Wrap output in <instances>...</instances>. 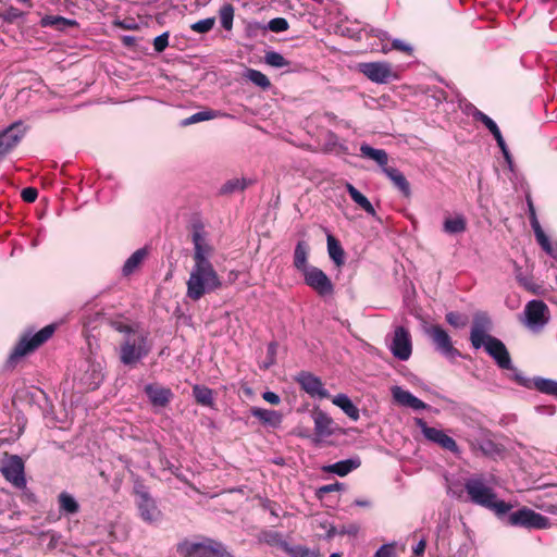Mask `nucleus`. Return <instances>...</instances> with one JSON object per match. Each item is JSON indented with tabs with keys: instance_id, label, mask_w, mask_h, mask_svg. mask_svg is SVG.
Here are the masks:
<instances>
[{
	"instance_id": "obj_1",
	"label": "nucleus",
	"mask_w": 557,
	"mask_h": 557,
	"mask_svg": "<svg viewBox=\"0 0 557 557\" xmlns=\"http://www.w3.org/2000/svg\"><path fill=\"white\" fill-rule=\"evenodd\" d=\"M190 239L194 246L193 265L186 281V297L198 301L206 295L221 290L224 287V280L211 261L215 248L201 222L193 223Z\"/></svg>"
},
{
	"instance_id": "obj_2",
	"label": "nucleus",
	"mask_w": 557,
	"mask_h": 557,
	"mask_svg": "<svg viewBox=\"0 0 557 557\" xmlns=\"http://www.w3.org/2000/svg\"><path fill=\"white\" fill-rule=\"evenodd\" d=\"M492 321L484 312H476L470 331V342L474 349L484 348L498 368L513 371L512 379L522 386H529L528 380L513 367L506 345L490 334Z\"/></svg>"
},
{
	"instance_id": "obj_3",
	"label": "nucleus",
	"mask_w": 557,
	"mask_h": 557,
	"mask_svg": "<svg viewBox=\"0 0 557 557\" xmlns=\"http://www.w3.org/2000/svg\"><path fill=\"white\" fill-rule=\"evenodd\" d=\"M110 324L114 331L123 335L119 349L122 364L133 368L150 354L152 342L149 332L140 323L117 318L111 320Z\"/></svg>"
},
{
	"instance_id": "obj_4",
	"label": "nucleus",
	"mask_w": 557,
	"mask_h": 557,
	"mask_svg": "<svg viewBox=\"0 0 557 557\" xmlns=\"http://www.w3.org/2000/svg\"><path fill=\"white\" fill-rule=\"evenodd\" d=\"M465 491L469 502L490 509L497 516H503L512 508L511 504L497 499L496 493L483 475H473L467 479Z\"/></svg>"
},
{
	"instance_id": "obj_5",
	"label": "nucleus",
	"mask_w": 557,
	"mask_h": 557,
	"mask_svg": "<svg viewBox=\"0 0 557 557\" xmlns=\"http://www.w3.org/2000/svg\"><path fill=\"white\" fill-rule=\"evenodd\" d=\"M177 553L184 557H234L222 542L210 537L200 541L185 539L177 544Z\"/></svg>"
},
{
	"instance_id": "obj_6",
	"label": "nucleus",
	"mask_w": 557,
	"mask_h": 557,
	"mask_svg": "<svg viewBox=\"0 0 557 557\" xmlns=\"http://www.w3.org/2000/svg\"><path fill=\"white\" fill-rule=\"evenodd\" d=\"M104 361L102 358L87 357L82 360L74 373V383L81 391H94L103 381Z\"/></svg>"
},
{
	"instance_id": "obj_7",
	"label": "nucleus",
	"mask_w": 557,
	"mask_h": 557,
	"mask_svg": "<svg viewBox=\"0 0 557 557\" xmlns=\"http://www.w3.org/2000/svg\"><path fill=\"white\" fill-rule=\"evenodd\" d=\"M134 495L140 519L151 525L159 524L163 519V513L148 488L141 483H136Z\"/></svg>"
},
{
	"instance_id": "obj_8",
	"label": "nucleus",
	"mask_w": 557,
	"mask_h": 557,
	"mask_svg": "<svg viewBox=\"0 0 557 557\" xmlns=\"http://www.w3.org/2000/svg\"><path fill=\"white\" fill-rule=\"evenodd\" d=\"M54 325L50 324L42 327L34 335L25 334L14 346L8 358V364L14 366L22 357L35 350L47 342L54 333Z\"/></svg>"
},
{
	"instance_id": "obj_9",
	"label": "nucleus",
	"mask_w": 557,
	"mask_h": 557,
	"mask_svg": "<svg viewBox=\"0 0 557 557\" xmlns=\"http://www.w3.org/2000/svg\"><path fill=\"white\" fill-rule=\"evenodd\" d=\"M521 322L530 331L537 333L542 331L550 320V312L547 305L537 299L530 300L523 310Z\"/></svg>"
},
{
	"instance_id": "obj_10",
	"label": "nucleus",
	"mask_w": 557,
	"mask_h": 557,
	"mask_svg": "<svg viewBox=\"0 0 557 557\" xmlns=\"http://www.w3.org/2000/svg\"><path fill=\"white\" fill-rule=\"evenodd\" d=\"M508 523L512 527L543 530L550 527V520L546 516L531 508L522 507L508 516Z\"/></svg>"
},
{
	"instance_id": "obj_11",
	"label": "nucleus",
	"mask_w": 557,
	"mask_h": 557,
	"mask_svg": "<svg viewBox=\"0 0 557 557\" xmlns=\"http://www.w3.org/2000/svg\"><path fill=\"white\" fill-rule=\"evenodd\" d=\"M426 335L431 338L435 350L449 360L460 357V352L453 345L451 337L441 325H431L425 329Z\"/></svg>"
},
{
	"instance_id": "obj_12",
	"label": "nucleus",
	"mask_w": 557,
	"mask_h": 557,
	"mask_svg": "<svg viewBox=\"0 0 557 557\" xmlns=\"http://www.w3.org/2000/svg\"><path fill=\"white\" fill-rule=\"evenodd\" d=\"M1 473L8 482L16 488L26 487L25 466L23 459L17 455L8 456L1 466Z\"/></svg>"
},
{
	"instance_id": "obj_13",
	"label": "nucleus",
	"mask_w": 557,
	"mask_h": 557,
	"mask_svg": "<svg viewBox=\"0 0 557 557\" xmlns=\"http://www.w3.org/2000/svg\"><path fill=\"white\" fill-rule=\"evenodd\" d=\"M414 423L420 429L421 433L428 441L437 444L438 446L450 453H459V447L456 441L453 437L445 434L444 431L429 426L422 418H416Z\"/></svg>"
},
{
	"instance_id": "obj_14",
	"label": "nucleus",
	"mask_w": 557,
	"mask_h": 557,
	"mask_svg": "<svg viewBox=\"0 0 557 557\" xmlns=\"http://www.w3.org/2000/svg\"><path fill=\"white\" fill-rule=\"evenodd\" d=\"M359 71L371 82L386 84L397 78L392 66L387 62H364L359 64Z\"/></svg>"
},
{
	"instance_id": "obj_15",
	"label": "nucleus",
	"mask_w": 557,
	"mask_h": 557,
	"mask_svg": "<svg viewBox=\"0 0 557 557\" xmlns=\"http://www.w3.org/2000/svg\"><path fill=\"white\" fill-rule=\"evenodd\" d=\"M305 283L320 296H330L334 293V285L329 276L319 268L310 267L302 273Z\"/></svg>"
},
{
	"instance_id": "obj_16",
	"label": "nucleus",
	"mask_w": 557,
	"mask_h": 557,
	"mask_svg": "<svg viewBox=\"0 0 557 557\" xmlns=\"http://www.w3.org/2000/svg\"><path fill=\"white\" fill-rule=\"evenodd\" d=\"M389 349L394 357L401 361L410 358L412 352L411 336L407 329L397 326L394 331L393 339L389 344Z\"/></svg>"
},
{
	"instance_id": "obj_17",
	"label": "nucleus",
	"mask_w": 557,
	"mask_h": 557,
	"mask_svg": "<svg viewBox=\"0 0 557 557\" xmlns=\"http://www.w3.org/2000/svg\"><path fill=\"white\" fill-rule=\"evenodd\" d=\"M527 205L530 224L534 232L536 242L547 255H549L550 257H556L554 245L550 243L548 236L545 234L539 222L535 208L530 196H527Z\"/></svg>"
},
{
	"instance_id": "obj_18",
	"label": "nucleus",
	"mask_w": 557,
	"mask_h": 557,
	"mask_svg": "<svg viewBox=\"0 0 557 557\" xmlns=\"http://www.w3.org/2000/svg\"><path fill=\"white\" fill-rule=\"evenodd\" d=\"M24 137L21 123H13L0 132V160L10 153Z\"/></svg>"
},
{
	"instance_id": "obj_19",
	"label": "nucleus",
	"mask_w": 557,
	"mask_h": 557,
	"mask_svg": "<svg viewBox=\"0 0 557 557\" xmlns=\"http://www.w3.org/2000/svg\"><path fill=\"white\" fill-rule=\"evenodd\" d=\"M298 383L300 384L301 388L311 397H317L320 399L330 397V393L324 387L322 381L311 373H300L298 376Z\"/></svg>"
},
{
	"instance_id": "obj_20",
	"label": "nucleus",
	"mask_w": 557,
	"mask_h": 557,
	"mask_svg": "<svg viewBox=\"0 0 557 557\" xmlns=\"http://www.w3.org/2000/svg\"><path fill=\"white\" fill-rule=\"evenodd\" d=\"M314 423V435L319 438H325L335 433L336 424L334 420L324 411L317 410L312 413Z\"/></svg>"
},
{
	"instance_id": "obj_21",
	"label": "nucleus",
	"mask_w": 557,
	"mask_h": 557,
	"mask_svg": "<svg viewBox=\"0 0 557 557\" xmlns=\"http://www.w3.org/2000/svg\"><path fill=\"white\" fill-rule=\"evenodd\" d=\"M391 392L393 399L401 406L412 408L413 410H423L428 407L424 401L400 386H393Z\"/></svg>"
},
{
	"instance_id": "obj_22",
	"label": "nucleus",
	"mask_w": 557,
	"mask_h": 557,
	"mask_svg": "<svg viewBox=\"0 0 557 557\" xmlns=\"http://www.w3.org/2000/svg\"><path fill=\"white\" fill-rule=\"evenodd\" d=\"M149 255V249L143 247L134 251L124 262L121 269L123 277H129L137 272Z\"/></svg>"
},
{
	"instance_id": "obj_23",
	"label": "nucleus",
	"mask_w": 557,
	"mask_h": 557,
	"mask_svg": "<svg viewBox=\"0 0 557 557\" xmlns=\"http://www.w3.org/2000/svg\"><path fill=\"white\" fill-rule=\"evenodd\" d=\"M250 413L257 418L263 425L277 429L283 422V414L276 410L251 407Z\"/></svg>"
},
{
	"instance_id": "obj_24",
	"label": "nucleus",
	"mask_w": 557,
	"mask_h": 557,
	"mask_svg": "<svg viewBox=\"0 0 557 557\" xmlns=\"http://www.w3.org/2000/svg\"><path fill=\"white\" fill-rule=\"evenodd\" d=\"M371 34L373 37L377 38L381 44H382V47H381V51L383 53H386L388 51H391L392 49H395V50H399V51H404L408 54H411L412 53V47L406 42H404L403 40L400 39H394L392 41V45L391 47L387 45V41L389 40V37H388V34L382 29H374V28H371Z\"/></svg>"
},
{
	"instance_id": "obj_25",
	"label": "nucleus",
	"mask_w": 557,
	"mask_h": 557,
	"mask_svg": "<svg viewBox=\"0 0 557 557\" xmlns=\"http://www.w3.org/2000/svg\"><path fill=\"white\" fill-rule=\"evenodd\" d=\"M361 465V460L359 457H352L349 459L341 460L332 465H327L322 468L324 472H330L337 474L339 476H345L351 471L358 469Z\"/></svg>"
},
{
	"instance_id": "obj_26",
	"label": "nucleus",
	"mask_w": 557,
	"mask_h": 557,
	"mask_svg": "<svg viewBox=\"0 0 557 557\" xmlns=\"http://www.w3.org/2000/svg\"><path fill=\"white\" fill-rule=\"evenodd\" d=\"M145 393L148 396L152 405L163 407L165 406L172 396L170 388L162 387L154 384H148L145 386Z\"/></svg>"
},
{
	"instance_id": "obj_27",
	"label": "nucleus",
	"mask_w": 557,
	"mask_h": 557,
	"mask_svg": "<svg viewBox=\"0 0 557 557\" xmlns=\"http://www.w3.org/2000/svg\"><path fill=\"white\" fill-rule=\"evenodd\" d=\"M383 172L405 197L411 195L410 184L399 170L395 168H383Z\"/></svg>"
},
{
	"instance_id": "obj_28",
	"label": "nucleus",
	"mask_w": 557,
	"mask_h": 557,
	"mask_svg": "<svg viewBox=\"0 0 557 557\" xmlns=\"http://www.w3.org/2000/svg\"><path fill=\"white\" fill-rule=\"evenodd\" d=\"M332 403L339 407L347 417L357 421L360 417L358 407L351 401L346 394H337L332 398Z\"/></svg>"
},
{
	"instance_id": "obj_29",
	"label": "nucleus",
	"mask_w": 557,
	"mask_h": 557,
	"mask_svg": "<svg viewBox=\"0 0 557 557\" xmlns=\"http://www.w3.org/2000/svg\"><path fill=\"white\" fill-rule=\"evenodd\" d=\"M347 193L349 194L350 198L361 208L363 209L368 214L375 218L376 211L372 203L369 201V199L360 193L352 184L347 183L346 184Z\"/></svg>"
},
{
	"instance_id": "obj_30",
	"label": "nucleus",
	"mask_w": 557,
	"mask_h": 557,
	"mask_svg": "<svg viewBox=\"0 0 557 557\" xmlns=\"http://www.w3.org/2000/svg\"><path fill=\"white\" fill-rule=\"evenodd\" d=\"M360 153L361 157L375 161L380 166L387 168L388 157L385 150L375 149L368 144H361Z\"/></svg>"
},
{
	"instance_id": "obj_31",
	"label": "nucleus",
	"mask_w": 557,
	"mask_h": 557,
	"mask_svg": "<svg viewBox=\"0 0 557 557\" xmlns=\"http://www.w3.org/2000/svg\"><path fill=\"white\" fill-rule=\"evenodd\" d=\"M222 116H230V115L226 113H223L221 111L203 110V111L196 112V113L191 114L190 116L184 119L181 122V125L188 126V125H191L195 123L209 121V120H213V119L222 117Z\"/></svg>"
},
{
	"instance_id": "obj_32",
	"label": "nucleus",
	"mask_w": 557,
	"mask_h": 557,
	"mask_svg": "<svg viewBox=\"0 0 557 557\" xmlns=\"http://www.w3.org/2000/svg\"><path fill=\"white\" fill-rule=\"evenodd\" d=\"M327 252L331 260L337 265L341 267L345 262V252L339 242L331 234L327 235Z\"/></svg>"
},
{
	"instance_id": "obj_33",
	"label": "nucleus",
	"mask_w": 557,
	"mask_h": 557,
	"mask_svg": "<svg viewBox=\"0 0 557 557\" xmlns=\"http://www.w3.org/2000/svg\"><path fill=\"white\" fill-rule=\"evenodd\" d=\"M471 114L474 120L480 121L482 124H484V126L492 133L496 141L504 138L497 124L487 114H485L484 112L480 111L476 108H473Z\"/></svg>"
},
{
	"instance_id": "obj_34",
	"label": "nucleus",
	"mask_w": 557,
	"mask_h": 557,
	"mask_svg": "<svg viewBox=\"0 0 557 557\" xmlns=\"http://www.w3.org/2000/svg\"><path fill=\"white\" fill-rule=\"evenodd\" d=\"M308 260V246L305 242H298L294 251V265L295 268L304 273L306 269H310L311 265L307 264Z\"/></svg>"
},
{
	"instance_id": "obj_35",
	"label": "nucleus",
	"mask_w": 557,
	"mask_h": 557,
	"mask_svg": "<svg viewBox=\"0 0 557 557\" xmlns=\"http://www.w3.org/2000/svg\"><path fill=\"white\" fill-rule=\"evenodd\" d=\"M59 508L60 511L66 515H74L78 512L79 505L77 500L69 493L62 492L59 497Z\"/></svg>"
},
{
	"instance_id": "obj_36",
	"label": "nucleus",
	"mask_w": 557,
	"mask_h": 557,
	"mask_svg": "<svg viewBox=\"0 0 557 557\" xmlns=\"http://www.w3.org/2000/svg\"><path fill=\"white\" fill-rule=\"evenodd\" d=\"M466 219L462 215H456L445 219L443 230L447 234H459L466 231Z\"/></svg>"
},
{
	"instance_id": "obj_37",
	"label": "nucleus",
	"mask_w": 557,
	"mask_h": 557,
	"mask_svg": "<svg viewBox=\"0 0 557 557\" xmlns=\"http://www.w3.org/2000/svg\"><path fill=\"white\" fill-rule=\"evenodd\" d=\"M251 184L250 180L246 178H232L225 182L221 189L220 194L222 195H231L237 191H243L247 186Z\"/></svg>"
},
{
	"instance_id": "obj_38",
	"label": "nucleus",
	"mask_w": 557,
	"mask_h": 557,
	"mask_svg": "<svg viewBox=\"0 0 557 557\" xmlns=\"http://www.w3.org/2000/svg\"><path fill=\"white\" fill-rule=\"evenodd\" d=\"M533 386L543 394L557 397V381L536 376L533 379Z\"/></svg>"
},
{
	"instance_id": "obj_39",
	"label": "nucleus",
	"mask_w": 557,
	"mask_h": 557,
	"mask_svg": "<svg viewBox=\"0 0 557 557\" xmlns=\"http://www.w3.org/2000/svg\"><path fill=\"white\" fill-rule=\"evenodd\" d=\"M193 394L198 404L207 407H211L213 405V396L210 388L196 385L193 388Z\"/></svg>"
},
{
	"instance_id": "obj_40",
	"label": "nucleus",
	"mask_w": 557,
	"mask_h": 557,
	"mask_svg": "<svg viewBox=\"0 0 557 557\" xmlns=\"http://www.w3.org/2000/svg\"><path fill=\"white\" fill-rule=\"evenodd\" d=\"M261 540L271 545V546H277L280 547L281 549H283L284 552L286 550V548L288 547L289 543H287L282 534L280 532H276V531H264L261 535Z\"/></svg>"
},
{
	"instance_id": "obj_41",
	"label": "nucleus",
	"mask_w": 557,
	"mask_h": 557,
	"mask_svg": "<svg viewBox=\"0 0 557 557\" xmlns=\"http://www.w3.org/2000/svg\"><path fill=\"white\" fill-rule=\"evenodd\" d=\"M245 77L256 86L261 87L262 89H267L271 85L268 76L258 70L248 69L245 73Z\"/></svg>"
},
{
	"instance_id": "obj_42",
	"label": "nucleus",
	"mask_w": 557,
	"mask_h": 557,
	"mask_svg": "<svg viewBox=\"0 0 557 557\" xmlns=\"http://www.w3.org/2000/svg\"><path fill=\"white\" fill-rule=\"evenodd\" d=\"M219 17H220L222 27L226 30H231L233 27V20H234L233 5L230 3L223 4L219 11Z\"/></svg>"
},
{
	"instance_id": "obj_43",
	"label": "nucleus",
	"mask_w": 557,
	"mask_h": 557,
	"mask_svg": "<svg viewBox=\"0 0 557 557\" xmlns=\"http://www.w3.org/2000/svg\"><path fill=\"white\" fill-rule=\"evenodd\" d=\"M289 557H319V552L302 545H288L285 550Z\"/></svg>"
},
{
	"instance_id": "obj_44",
	"label": "nucleus",
	"mask_w": 557,
	"mask_h": 557,
	"mask_svg": "<svg viewBox=\"0 0 557 557\" xmlns=\"http://www.w3.org/2000/svg\"><path fill=\"white\" fill-rule=\"evenodd\" d=\"M72 22L70 20H66L65 17L58 16V15H46L41 18V26L48 27L52 26L58 29H62L64 26L71 24Z\"/></svg>"
},
{
	"instance_id": "obj_45",
	"label": "nucleus",
	"mask_w": 557,
	"mask_h": 557,
	"mask_svg": "<svg viewBox=\"0 0 557 557\" xmlns=\"http://www.w3.org/2000/svg\"><path fill=\"white\" fill-rule=\"evenodd\" d=\"M445 319L455 329H462L468 324V317L456 311L447 312Z\"/></svg>"
},
{
	"instance_id": "obj_46",
	"label": "nucleus",
	"mask_w": 557,
	"mask_h": 557,
	"mask_svg": "<svg viewBox=\"0 0 557 557\" xmlns=\"http://www.w3.org/2000/svg\"><path fill=\"white\" fill-rule=\"evenodd\" d=\"M264 61L268 65L281 69L288 65V61L285 60V58L276 52V51H269L264 55Z\"/></svg>"
},
{
	"instance_id": "obj_47",
	"label": "nucleus",
	"mask_w": 557,
	"mask_h": 557,
	"mask_svg": "<svg viewBox=\"0 0 557 557\" xmlns=\"http://www.w3.org/2000/svg\"><path fill=\"white\" fill-rule=\"evenodd\" d=\"M215 24L214 17H207L191 24L190 29L198 34H206L210 32Z\"/></svg>"
},
{
	"instance_id": "obj_48",
	"label": "nucleus",
	"mask_w": 557,
	"mask_h": 557,
	"mask_svg": "<svg viewBox=\"0 0 557 557\" xmlns=\"http://www.w3.org/2000/svg\"><path fill=\"white\" fill-rule=\"evenodd\" d=\"M268 28L274 33L285 32L288 29V22L283 17H275L269 22Z\"/></svg>"
},
{
	"instance_id": "obj_49",
	"label": "nucleus",
	"mask_w": 557,
	"mask_h": 557,
	"mask_svg": "<svg viewBox=\"0 0 557 557\" xmlns=\"http://www.w3.org/2000/svg\"><path fill=\"white\" fill-rule=\"evenodd\" d=\"M276 352H277V344L275 342H271L268 345L267 360L263 362L262 368L269 369L271 366H273L275 363Z\"/></svg>"
},
{
	"instance_id": "obj_50",
	"label": "nucleus",
	"mask_w": 557,
	"mask_h": 557,
	"mask_svg": "<svg viewBox=\"0 0 557 557\" xmlns=\"http://www.w3.org/2000/svg\"><path fill=\"white\" fill-rule=\"evenodd\" d=\"M169 32H164L161 35L157 36L153 40V49L157 52H162L169 46Z\"/></svg>"
},
{
	"instance_id": "obj_51",
	"label": "nucleus",
	"mask_w": 557,
	"mask_h": 557,
	"mask_svg": "<svg viewBox=\"0 0 557 557\" xmlns=\"http://www.w3.org/2000/svg\"><path fill=\"white\" fill-rule=\"evenodd\" d=\"M395 555V544L387 543L381 545L375 552L373 557H394Z\"/></svg>"
},
{
	"instance_id": "obj_52",
	"label": "nucleus",
	"mask_w": 557,
	"mask_h": 557,
	"mask_svg": "<svg viewBox=\"0 0 557 557\" xmlns=\"http://www.w3.org/2000/svg\"><path fill=\"white\" fill-rule=\"evenodd\" d=\"M22 16V12L13 7H10L4 12L0 13V17L5 22H13Z\"/></svg>"
},
{
	"instance_id": "obj_53",
	"label": "nucleus",
	"mask_w": 557,
	"mask_h": 557,
	"mask_svg": "<svg viewBox=\"0 0 557 557\" xmlns=\"http://www.w3.org/2000/svg\"><path fill=\"white\" fill-rule=\"evenodd\" d=\"M499 149L502 150V153L504 156V159L506 161V163L508 164V168L510 170H512V166H513V161H512V157H511V153L509 152V149L505 143V139L502 138L499 140L496 141Z\"/></svg>"
},
{
	"instance_id": "obj_54",
	"label": "nucleus",
	"mask_w": 557,
	"mask_h": 557,
	"mask_svg": "<svg viewBox=\"0 0 557 557\" xmlns=\"http://www.w3.org/2000/svg\"><path fill=\"white\" fill-rule=\"evenodd\" d=\"M499 149L502 150V153L504 156V159L506 161V163L508 164V168L510 170H512V166H513V161H512V157H511V153L509 152V149L505 143V139L502 138L499 140L496 141Z\"/></svg>"
},
{
	"instance_id": "obj_55",
	"label": "nucleus",
	"mask_w": 557,
	"mask_h": 557,
	"mask_svg": "<svg viewBox=\"0 0 557 557\" xmlns=\"http://www.w3.org/2000/svg\"><path fill=\"white\" fill-rule=\"evenodd\" d=\"M22 199L26 202H34L38 197V191L34 187H26L21 193Z\"/></svg>"
},
{
	"instance_id": "obj_56",
	"label": "nucleus",
	"mask_w": 557,
	"mask_h": 557,
	"mask_svg": "<svg viewBox=\"0 0 557 557\" xmlns=\"http://www.w3.org/2000/svg\"><path fill=\"white\" fill-rule=\"evenodd\" d=\"M520 284L528 290H530L533 294H540L541 293V286L533 283L531 280L527 277H518Z\"/></svg>"
},
{
	"instance_id": "obj_57",
	"label": "nucleus",
	"mask_w": 557,
	"mask_h": 557,
	"mask_svg": "<svg viewBox=\"0 0 557 557\" xmlns=\"http://www.w3.org/2000/svg\"><path fill=\"white\" fill-rule=\"evenodd\" d=\"M480 449L486 456H492L497 451V447L492 441L482 442L480 444Z\"/></svg>"
},
{
	"instance_id": "obj_58",
	"label": "nucleus",
	"mask_w": 557,
	"mask_h": 557,
	"mask_svg": "<svg viewBox=\"0 0 557 557\" xmlns=\"http://www.w3.org/2000/svg\"><path fill=\"white\" fill-rule=\"evenodd\" d=\"M262 398L271 405H278L281 403V397L276 393L271 391H265L262 394Z\"/></svg>"
},
{
	"instance_id": "obj_59",
	"label": "nucleus",
	"mask_w": 557,
	"mask_h": 557,
	"mask_svg": "<svg viewBox=\"0 0 557 557\" xmlns=\"http://www.w3.org/2000/svg\"><path fill=\"white\" fill-rule=\"evenodd\" d=\"M463 492H466L465 488L456 487L455 484H449L447 486V495L453 498L461 499Z\"/></svg>"
},
{
	"instance_id": "obj_60",
	"label": "nucleus",
	"mask_w": 557,
	"mask_h": 557,
	"mask_svg": "<svg viewBox=\"0 0 557 557\" xmlns=\"http://www.w3.org/2000/svg\"><path fill=\"white\" fill-rule=\"evenodd\" d=\"M342 488V484L341 483H333V484H327V485H323L319 488L318 493L319 494H327V493H331V492H334V491H339Z\"/></svg>"
},
{
	"instance_id": "obj_61",
	"label": "nucleus",
	"mask_w": 557,
	"mask_h": 557,
	"mask_svg": "<svg viewBox=\"0 0 557 557\" xmlns=\"http://www.w3.org/2000/svg\"><path fill=\"white\" fill-rule=\"evenodd\" d=\"M536 412L540 414L554 416L556 413V407L553 405L548 406H537L535 408Z\"/></svg>"
},
{
	"instance_id": "obj_62",
	"label": "nucleus",
	"mask_w": 557,
	"mask_h": 557,
	"mask_svg": "<svg viewBox=\"0 0 557 557\" xmlns=\"http://www.w3.org/2000/svg\"><path fill=\"white\" fill-rule=\"evenodd\" d=\"M425 547H426V541L425 539H421L417 544L416 546H413V554L416 556H422L425 552Z\"/></svg>"
},
{
	"instance_id": "obj_63",
	"label": "nucleus",
	"mask_w": 557,
	"mask_h": 557,
	"mask_svg": "<svg viewBox=\"0 0 557 557\" xmlns=\"http://www.w3.org/2000/svg\"><path fill=\"white\" fill-rule=\"evenodd\" d=\"M355 505L358 506V507H370L371 506V502L369 499H356L355 500Z\"/></svg>"
},
{
	"instance_id": "obj_64",
	"label": "nucleus",
	"mask_w": 557,
	"mask_h": 557,
	"mask_svg": "<svg viewBox=\"0 0 557 557\" xmlns=\"http://www.w3.org/2000/svg\"><path fill=\"white\" fill-rule=\"evenodd\" d=\"M337 141V135L333 132H330L327 134V143L329 144H332V145H335V143Z\"/></svg>"
}]
</instances>
